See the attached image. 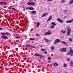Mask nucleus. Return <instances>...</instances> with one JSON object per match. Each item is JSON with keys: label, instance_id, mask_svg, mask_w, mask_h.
I'll return each instance as SVG.
<instances>
[{"label": "nucleus", "instance_id": "1", "mask_svg": "<svg viewBox=\"0 0 73 73\" xmlns=\"http://www.w3.org/2000/svg\"><path fill=\"white\" fill-rule=\"evenodd\" d=\"M67 36H69L70 35V31H71V29L70 28V27H68L67 29Z\"/></svg>", "mask_w": 73, "mask_h": 73}, {"label": "nucleus", "instance_id": "2", "mask_svg": "<svg viewBox=\"0 0 73 73\" xmlns=\"http://www.w3.org/2000/svg\"><path fill=\"white\" fill-rule=\"evenodd\" d=\"M27 4L29 5H35L36 4V3L35 2H28Z\"/></svg>", "mask_w": 73, "mask_h": 73}, {"label": "nucleus", "instance_id": "3", "mask_svg": "<svg viewBox=\"0 0 73 73\" xmlns=\"http://www.w3.org/2000/svg\"><path fill=\"white\" fill-rule=\"evenodd\" d=\"M61 42V41L59 40L58 39H57L55 40V42L54 43V44H57V43H58V42Z\"/></svg>", "mask_w": 73, "mask_h": 73}, {"label": "nucleus", "instance_id": "4", "mask_svg": "<svg viewBox=\"0 0 73 73\" xmlns=\"http://www.w3.org/2000/svg\"><path fill=\"white\" fill-rule=\"evenodd\" d=\"M60 51L62 52H66V48H61L60 49Z\"/></svg>", "mask_w": 73, "mask_h": 73}, {"label": "nucleus", "instance_id": "5", "mask_svg": "<svg viewBox=\"0 0 73 73\" xmlns=\"http://www.w3.org/2000/svg\"><path fill=\"white\" fill-rule=\"evenodd\" d=\"M1 38H3L4 39H5V40H7L8 38V37L4 35H2L1 36Z\"/></svg>", "mask_w": 73, "mask_h": 73}, {"label": "nucleus", "instance_id": "6", "mask_svg": "<svg viewBox=\"0 0 73 73\" xmlns=\"http://www.w3.org/2000/svg\"><path fill=\"white\" fill-rule=\"evenodd\" d=\"M52 34V33L50 31H48L47 33H44V35H50Z\"/></svg>", "mask_w": 73, "mask_h": 73}, {"label": "nucleus", "instance_id": "7", "mask_svg": "<svg viewBox=\"0 0 73 73\" xmlns=\"http://www.w3.org/2000/svg\"><path fill=\"white\" fill-rule=\"evenodd\" d=\"M73 22V19L72 20H70L69 21H66V23H72Z\"/></svg>", "mask_w": 73, "mask_h": 73}, {"label": "nucleus", "instance_id": "8", "mask_svg": "<svg viewBox=\"0 0 73 73\" xmlns=\"http://www.w3.org/2000/svg\"><path fill=\"white\" fill-rule=\"evenodd\" d=\"M0 4L1 5H6V4H7L5 3V2H0Z\"/></svg>", "mask_w": 73, "mask_h": 73}, {"label": "nucleus", "instance_id": "9", "mask_svg": "<svg viewBox=\"0 0 73 73\" xmlns=\"http://www.w3.org/2000/svg\"><path fill=\"white\" fill-rule=\"evenodd\" d=\"M58 21L59 22V23H63V21H62V20L60 19H57Z\"/></svg>", "mask_w": 73, "mask_h": 73}, {"label": "nucleus", "instance_id": "10", "mask_svg": "<svg viewBox=\"0 0 73 73\" xmlns=\"http://www.w3.org/2000/svg\"><path fill=\"white\" fill-rule=\"evenodd\" d=\"M26 9H29V10H34V8L33 7H27Z\"/></svg>", "mask_w": 73, "mask_h": 73}, {"label": "nucleus", "instance_id": "11", "mask_svg": "<svg viewBox=\"0 0 73 73\" xmlns=\"http://www.w3.org/2000/svg\"><path fill=\"white\" fill-rule=\"evenodd\" d=\"M35 55L36 56H38V57H42V56L41 55L39 54H35Z\"/></svg>", "mask_w": 73, "mask_h": 73}, {"label": "nucleus", "instance_id": "12", "mask_svg": "<svg viewBox=\"0 0 73 73\" xmlns=\"http://www.w3.org/2000/svg\"><path fill=\"white\" fill-rule=\"evenodd\" d=\"M70 54L71 56H73V50H70Z\"/></svg>", "mask_w": 73, "mask_h": 73}, {"label": "nucleus", "instance_id": "13", "mask_svg": "<svg viewBox=\"0 0 73 73\" xmlns=\"http://www.w3.org/2000/svg\"><path fill=\"white\" fill-rule=\"evenodd\" d=\"M26 47H31L34 48H35V47H34L33 46H31L30 45H26Z\"/></svg>", "mask_w": 73, "mask_h": 73}, {"label": "nucleus", "instance_id": "14", "mask_svg": "<svg viewBox=\"0 0 73 73\" xmlns=\"http://www.w3.org/2000/svg\"><path fill=\"white\" fill-rule=\"evenodd\" d=\"M53 65L54 66H58V64L56 62L54 63Z\"/></svg>", "mask_w": 73, "mask_h": 73}, {"label": "nucleus", "instance_id": "15", "mask_svg": "<svg viewBox=\"0 0 73 73\" xmlns=\"http://www.w3.org/2000/svg\"><path fill=\"white\" fill-rule=\"evenodd\" d=\"M36 13H37L36 12V11H33L31 12V13L32 15H33V14H36Z\"/></svg>", "mask_w": 73, "mask_h": 73}, {"label": "nucleus", "instance_id": "16", "mask_svg": "<svg viewBox=\"0 0 73 73\" xmlns=\"http://www.w3.org/2000/svg\"><path fill=\"white\" fill-rule=\"evenodd\" d=\"M73 3V0H70L69 2V4H72Z\"/></svg>", "mask_w": 73, "mask_h": 73}, {"label": "nucleus", "instance_id": "17", "mask_svg": "<svg viewBox=\"0 0 73 73\" xmlns=\"http://www.w3.org/2000/svg\"><path fill=\"white\" fill-rule=\"evenodd\" d=\"M50 24L51 25H53L54 26H56V23L54 22H52L50 23Z\"/></svg>", "mask_w": 73, "mask_h": 73}, {"label": "nucleus", "instance_id": "18", "mask_svg": "<svg viewBox=\"0 0 73 73\" xmlns=\"http://www.w3.org/2000/svg\"><path fill=\"white\" fill-rule=\"evenodd\" d=\"M47 14H48V13H45L43 14L42 15V17H44V16H46V15H47Z\"/></svg>", "mask_w": 73, "mask_h": 73}, {"label": "nucleus", "instance_id": "19", "mask_svg": "<svg viewBox=\"0 0 73 73\" xmlns=\"http://www.w3.org/2000/svg\"><path fill=\"white\" fill-rule=\"evenodd\" d=\"M11 9L12 10H13V11H18L15 8H12Z\"/></svg>", "mask_w": 73, "mask_h": 73}, {"label": "nucleus", "instance_id": "20", "mask_svg": "<svg viewBox=\"0 0 73 73\" xmlns=\"http://www.w3.org/2000/svg\"><path fill=\"white\" fill-rule=\"evenodd\" d=\"M44 39L45 40V41H46L47 42H49V40H48V39H46L45 38H44Z\"/></svg>", "mask_w": 73, "mask_h": 73}, {"label": "nucleus", "instance_id": "21", "mask_svg": "<svg viewBox=\"0 0 73 73\" xmlns=\"http://www.w3.org/2000/svg\"><path fill=\"white\" fill-rule=\"evenodd\" d=\"M61 42H62L63 44H65L66 46L68 45V44H66V42H64V41H62Z\"/></svg>", "mask_w": 73, "mask_h": 73}, {"label": "nucleus", "instance_id": "22", "mask_svg": "<svg viewBox=\"0 0 73 73\" xmlns=\"http://www.w3.org/2000/svg\"><path fill=\"white\" fill-rule=\"evenodd\" d=\"M64 67V68H66L67 66V64L64 63L63 65Z\"/></svg>", "mask_w": 73, "mask_h": 73}, {"label": "nucleus", "instance_id": "23", "mask_svg": "<svg viewBox=\"0 0 73 73\" xmlns=\"http://www.w3.org/2000/svg\"><path fill=\"white\" fill-rule=\"evenodd\" d=\"M70 65L71 66H72L73 65V62L72 61H71L70 62Z\"/></svg>", "mask_w": 73, "mask_h": 73}, {"label": "nucleus", "instance_id": "24", "mask_svg": "<svg viewBox=\"0 0 73 73\" xmlns=\"http://www.w3.org/2000/svg\"><path fill=\"white\" fill-rule=\"evenodd\" d=\"M54 26L53 25H52L51 26V27H50V29H53V28H54Z\"/></svg>", "mask_w": 73, "mask_h": 73}, {"label": "nucleus", "instance_id": "25", "mask_svg": "<svg viewBox=\"0 0 73 73\" xmlns=\"http://www.w3.org/2000/svg\"><path fill=\"white\" fill-rule=\"evenodd\" d=\"M37 27H38L40 26V23L38 22L37 23Z\"/></svg>", "mask_w": 73, "mask_h": 73}, {"label": "nucleus", "instance_id": "26", "mask_svg": "<svg viewBox=\"0 0 73 73\" xmlns=\"http://www.w3.org/2000/svg\"><path fill=\"white\" fill-rule=\"evenodd\" d=\"M30 40H32L33 41L35 40V38H30Z\"/></svg>", "mask_w": 73, "mask_h": 73}, {"label": "nucleus", "instance_id": "27", "mask_svg": "<svg viewBox=\"0 0 73 73\" xmlns=\"http://www.w3.org/2000/svg\"><path fill=\"white\" fill-rule=\"evenodd\" d=\"M70 52H68L67 53V54L68 55V56H69V55H70Z\"/></svg>", "mask_w": 73, "mask_h": 73}, {"label": "nucleus", "instance_id": "28", "mask_svg": "<svg viewBox=\"0 0 73 73\" xmlns=\"http://www.w3.org/2000/svg\"><path fill=\"white\" fill-rule=\"evenodd\" d=\"M69 40L70 41H72V39L70 38H69Z\"/></svg>", "mask_w": 73, "mask_h": 73}, {"label": "nucleus", "instance_id": "29", "mask_svg": "<svg viewBox=\"0 0 73 73\" xmlns=\"http://www.w3.org/2000/svg\"><path fill=\"white\" fill-rule=\"evenodd\" d=\"M52 16L51 15H50L49 16V17L48 19H52Z\"/></svg>", "mask_w": 73, "mask_h": 73}, {"label": "nucleus", "instance_id": "30", "mask_svg": "<svg viewBox=\"0 0 73 73\" xmlns=\"http://www.w3.org/2000/svg\"><path fill=\"white\" fill-rule=\"evenodd\" d=\"M6 35H10V33H5Z\"/></svg>", "mask_w": 73, "mask_h": 73}, {"label": "nucleus", "instance_id": "31", "mask_svg": "<svg viewBox=\"0 0 73 73\" xmlns=\"http://www.w3.org/2000/svg\"><path fill=\"white\" fill-rule=\"evenodd\" d=\"M50 48L51 49H54V47L53 46H51V47Z\"/></svg>", "mask_w": 73, "mask_h": 73}, {"label": "nucleus", "instance_id": "32", "mask_svg": "<svg viewBox=\"0 0 73 73\" xmlns=\"http://www.w3.org/2000/svg\"><path fill=\"white\" fill-rule=\"evenodd\" d=\"M63 12H64V13L67 12H68V10H64V11H63Z\"/></svg>", "mask_w": 73, "mask_h": 73}, {"label": "nucleus", "instance_id": "33", "mask_svg": "<svg viewBox=\"0 0 73 73\" xmlns=\"http://www.w3.org/2000/svg\"><path fill=\"white\" fill-rule=\"evenodd\" d=\"M61 2L62 3H65V0H62Z\"/></svg>", "mask_w": 73, "mask_h": 73}, {"label": "nucleus", "instance_id": "34", "mask_svg": "<svg viewBox=\"0 0 73 73\" xmlns=\"http://www.w3.org/2000/svg\"><path fill=\"white\" fill-rule=\"evenodd\" d=\"M48 60H51V58H50V57H48Z\"/></svg>", "mask_w": 73, "mask_h": 73}, {"label": "nucleus", "instance_id": "35", "mask_svg": "<svg viewBox=\"0 0 73 73\" xmlns=\"http://www.w3.org/2000/svg\"><path fill=\"white\" fill-rule=\"evenodd\" d=\"M45 50V49H43V48L41 49V50H42V51H44Z\"/></svg>", "mask_w": 73, "mask_h": 73}, {"label": "nucleus", "instance_id": "36", "mask_svg": "<svg viewBox=\"0 0 73 73\" xmlns=\"http://www.w3.org/2000/svg\"><path fill=\"white\" fill-rule=\"evenodd\" d=\"M63 34H65V33H66V31H64L63 32Z\"/></svg>", "mask_w": 73, "mask_h": 73}, {"label": "nucleus", "instance_id": "37", "mask_svg": "<svg viewBox=\"0 0 73 73\" xmlns=\"http://www.w3.org/2000/svg\"><path fill=\"white\" fill-rule=\"evenodd\" d=\"M1 35H5V34L4 33H1Z\"/></svg>", "mask_w": 73, "mask_h": 73}, {"label": "nucleus", "instance_id": "38", "mask_svg": "<svg viewBox=\"0 0 73 73\" xmlns=\"http://www.w3.org/2000/svg\"><path fill=\"white\" fill-rule=\"evenodd\" d=\"M67 61H70V59H69V58H68L67 59Z\"/></svg>", "mask_w": 73, "mask_h": 73}, {"label": "nucleus", "instance_id": "39", "mask_svg": "<svg viewBox=\"0 0 73 73\" xmlns=\"http://www.w3.org/2000/svg\"><path fill=\"white\" fill-rule=\"evenodd\" d=\"M50 20V19L48 18L47 20V21H49Z\"/></svg>", "mask_w": 73, "mask_h": 73}, {"label": "nucleus", "instance_id": "40", "mask_svg": "<svg viewBox=\"0 0 73 73\" xmlns=\"http://www.w3.org/2000/svg\"><path fill=\"white\" fill-rule=\"evenodd\" d=\"M15 38H19L20 37L19 36H16Z\"/></svg>", "mask_w": 73, "mask_h": 73}, {"label": "nucleus", "instance_id": "41", "mask_svg": "<svg viewBox=\"0 0 73 73\" xmlns=\"http://www.w3.org/2000/svg\"><path fill=\"white\" fill-rule=\"evenodd\" d=\"M70 50H72V48L71 47H70Z\"/></svg>", "mask_w": 73, "mask_h": 73}, {"label": "nucleus", "instance_id": "42", "mask_svg": "<svg viewBox=\"0 0 73 73\" xmlns=\"http://www.w3.org/2000/svg\"><path fill=\"white\" fill-rule=\"evenodd\" d=\"M44 53H45V54H46L47 53V52L46 51H45L44 52Z\"/></svg>", "mask_w": 73, "mask_h": 73}, {"label": "nucleus", "instance_id": "43", "mask_svg": "<svg viewBox=\"0 0 73 73\" xmlns=\"http://www.w3.org/2000/svg\"><path fill=\"white\" fill-rule=\"evenodd\" d=\"M3 30V28L1 27H0V30Z\"/></svg>", "mask_w": 73, "mask_h": 73}, {"label": "nucleus", "instance_id": "44", "mask_svg": "<svg viewBox=\"0 0 73 73\" xmlns=\"http://www.w3.org/2000/svg\"><path fill=\"white\" fill-rule=\"evenodd\" d=\"M52 0H47V1H50Z\"/></svg>", "mask_w": 73, "mask_h": 73}, {"label": "nucleus", "instance_id": "45", "mask_svg": "<svg viewBox=\"0 0 73 73\" xmlns=\"http://www.w3.org/2000/svg\"><path fill=\"white\" fill-rule=\"evenodd\" d=\"M36 36H37L38 37L39 36V35H38V34H36Z\"/></svg>", "mask_w": 73, "mask_h": 73}, {"label": "nucleus", "instance_id": "46", "mask_svg": "<svg viewBox=\"0 0 73 73\" xmlns=\"http://www.w3.org/2000/svg\"><path fill=\"white\" fill-rule=\"evenodd\" d=\"M61 32H63V30H61Z\"/></svg>", "mask_w": 73, "mask_h": 73}, {"label": "nucleus", "instance_id": "47", "mask_svg": "<svg viewBox=\"0 0 73 73\" xmlns=\"http://www.w3.org/2000/svg\"><path fill=\"white\" fill-rule=\"evenodd\" d=\"M48 62H50V60H48Z\"/></svg>", "mask_w": 73, "mask_h": 73}, {"label": "nucleus", "instance_id": "48", "mask_svg": "<svg viewBox=\"0 0 73 73\" xmlns=\"http://www.w3.org/2000/svg\"><path fill=\"white\" fill-rule=\"evenodd\" d=\"M33 1V0H31V1Z\"/></svg>", "mask_w": 73, "mask_h": 73}, {"label": "nucleus", "instance_id": "49", "mask_svg": "<svg viewBox=\"0 0 73 73\" xmlns=\"http://www.w3.org/2000/svg\"><path fill=\"white\" fill-rule=\"evenodd\" d=\"M64 73H67V72H65Z\"/></svg>", "mask_w": 73, "mask_h": 73}, {"label": "nucleus", "instance_id": "50", "mask_svg": "<svg viewBox=\"0 0 73 73\" xmlns=\"http://www.w3.org/2000/svg\"><path fill=\"white\" fill-rule=\"evenodd\" d=\"M5 13H7V11H5Z\"/></svg>", "mask_w": 73, "mask_h": 73}, {"label": "nucleus", "instance_id": "51", "mask_svg": "<svg viewBox=\"0 0 73 73\" xmlns=\"http://www.w3.org/2000/svg\"><path fill=\"white\" fill-rule=\"evenodd\" d=\"M66 28H68V26H67V27H66Z\"/></svg>", "mask_w": 73, "mask_h": 73}, {"label": "nucleus", "instance_id": "52", "mask_svg": "<svg viewBox=\"0 0 73 73\" xmlns=\"http://www.w3.org/2000/svg\"><path fill=\"white\" fill-rule=\"evenodd\" d=\"M35 0V1H36V0Z\"/></svg>", "mask_w": 73, "mask_h": 73}]
</instances>
